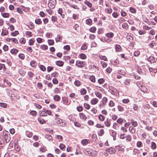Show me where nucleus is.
Returning <instances> with one entry per match:
<instances>
[{
    "label": "nucleus",
    "mask_w": 157,
    "mask_h": 157,
    "mask_svg": "<svg viewBox=\"0 0 157 157\" xmlns=\"http://www.w3.org/2000/svg\"><path fill=\"white\" fill-rule=\"evenodd\" d=\"M40 48L42 50H46L48 49V47L46 45H43L40 46Z\"/></svg>",
    "instance_id": "36"
},
{
    "label": "nucleus",
    "mask_w": 157,
    "mask_h": 157,
    "mask_svg": "<svg viewBox=\"0 0 157 157\" xmlns=\"http://www.w3.org/2000/svg\"><path fill=\"white\" fill-rule=\"evenodd\" d=\"M75 65L77 67L82 68L85 67V62L80 60H77L76 62Z\"/></svg>",
    "instance_id": "1"
},
{
    "label": "nucleus",
    "mask_w": 157,
    "mask_h": 157,
    "mask_svg": "<svg viewBox=\"0 0 157 157\" xmlns=\"http://www.w3.org/2000/svg\"><path fill=\"white\" fill-rule=\"evenodd\" d=\"M110 92L112 94L114 95L117 93V90L114 88H113L112 90H110Z\"/></svg>",
    "instance_id": "43"
},
{
    "label": "nucleus",
    "mask_w": 157,
    "mask_h": 157,
    "mask_svg": "<svg viewBox=\"0 0 157 157\" xmlns=\"http://www.w3.org/2000/svg\"><path fill=\"white\" fill-rule=\"evenodd\" d=\"M2 17L5 18L8 17L9 16V13H3L1 14Z\"/></svg>",
    "instance_id": "30"
},
{
    "label": "nucleus",
    "mask_w": 157,
    "mask_h": 157,
    "mask_svg": "<svg viewBox=\"0 0 157 157\" xmlns=\"http://www.w3.org/2000/svg\"><path fill=\"white\" fill-rule=\"evenodd\" d=\"M148 60L151 63H154L155 62V58L152 56H150L148 59Z\"/></svg>",
    "instance_id": "6"
},
{
    "label": "nucleus",
    "mask_w": 157,
    "mask_h": 157,
    "mask_svg": "<svg viewBox=\"0 0 157 157\" xmlns=\"http://www.w3.org/2000/svg\"><path fill=\"white\" fill-rule=\"evenodd\" d=\"M115 47L116 49V51L117 52H120L121 49V46L118 44H115Z\"/></svg>",
    "instance_id": "13"
},
{
    "label": "nucleus",
    "mask_w": 157,
    "mask_h": 157,
    "mask_svg": "<svg viewBox=\"0 0 157 157\" xmlns=\"http://www.w3.org/2000/svg\"><path fill=\"white\" fill-rule=\"evenodd\" d=\"M10 135H8L6 136H4V138L6 143H9L10 140Z\"/></svg>",
    "instance_id": "19"
},
{
    "label": "nucleus",
    "mask_w": 157,
    "mask_h": 157,
    "mask_svg": "<svg viewBox=\"0 0 157 157\" xmlns=\"http://www.w3.org/2000/svg\"><path fill=\"white\" fill-rule=\"evenodd\" d=\"M4 85L7 86H10L11 84L10 82L7 80H4Z\"/></svg>",
    "instance_id": "14"
},
{
    "label": "nucleus",
    "mask_w": 157,
    "mask_h": 157,
    "mask_svg": "<svg viewBox=\"0 0 157 157\" xmlns=\"http://www.w3.org/2000/svg\"><path fill=\"white\" fill-rule=\"evenodd\" d=\"M89 141L87 139L83 140L81 141L82 144L83 145H87L89 142Z\"/></svg>",
    "instance_id": "20"
},
{
    "label": "nucleus",
    "mask_w": 157,
    "mask_h": 157,
    "mask_svg": "<svg viewBox=\"0 0 157 157\" xmlns=\"http://www.w3.org/2000/svg\"><path fill=\"white\" fill-rule=\"evenodd\" d=\"M100 40L101 41L103 42H107V43H109V42H110L112 41V40L111 39H109L107 38H101L100 39Z\"/></svg>",
    "instance_id": "7"
},
{
    "label": "nucleus",
    "mask_w": 157,
    "mask_h": 157,
    "mask_svg": "<svg viewBox=\"0 0 157 157\" xmlns=\"http://www.w3.org/2000/svg\"><path fill=\"white\" fill-rule=\"evenodd\" d=\"M149 71L150 72H153L154 73H155L157 72V69L155 68H153L152 67H149Z\"/></svg>",
    "instance_id": "21"
},
{
    "label": "nucleus",
    "mask_w": 157,
    "mask_h": 157,
    "mask_svg": "<svg viewBox=\"0 0 157 157\" xmlns=\"http://www.w3.org/2000/svg\"><path fill=\"white\" fill-rule=\"evenodd\" d=\"M56 122L57 124L60 126H63L65 123L63 122V120L59 118H56L55 119Z\"/></svg>",
    "instance_id": "2"
},
{
    "label": "nucleus",
    "mask_w": 157,
    "mask_h": 157,
    "mask_svg": "<svg viewBox=\"0 0 157 157\" xmlns=\"http://www.w3.org/2000/svg\"><path fill=\"white\" fill-rule=\"evenodd\" d=\"M129 130L132 133L135 132V130L134 128L130 127L129 128Z\"/></svg>",
    "instance_id": "46"
},
{
    "label": "nucleus",
    "mask_w": 157,
    "mask_h": 157,
    "mask_svg": "<svg viewBox=\"0 0 157 157\" xmlns=\"http://www.w3.org/2000/svg\"><path fill=\"white\" fill-rule=\"evenodd\" d=\"M74 84L76 86H79L80 85V82L79 81L77 80L75 82Z\"/></svg>",
    "instance_id": "52"
},
{
    "label": "nucleus",
    "mask_w": 157,
    "mask_h": 157,
    "mask_svg": "<svg viewBox=\"0 0 157 157\" xmlns=\"http://www.w3.org/2000/svg\"><path fill=\"white\" fill-rule=\"evenodd\" d=\"M61 39V36L60 35H58L57 37L55 38V40L56 42H58L60 41Z\"/></svg>",
    "instance_id": "51"
},
{
    "label": "nucleus",
    "mask_w": 157,
    "mask_h": 157,
    "mask_svg": "<svg viewBox=\"0 0 157 157\" xmlns=\"http://www.w3.org/2000/svg\"><path fill=\"white\" fill-rule=\"evenodd\" d=\"M18 52V50L15 49H13L10 50V52L12 54H16Z\"/></svg>",
    "instance_id": "31"
},
{
    "label": "nucleus",
    "mask_w": 157,
    "mask_h": 157,
    "mask_svg": "<svg viewBox=\"0 0 157 157\" xmlns=\"http://www.w3.org/2000/svg\"><path fill=\"white\" fill-rule=\"evenodd\" d=\"M101 64L103 68L106 67L107 65V63L103 61H101Z\"/></svg>",
    "instance_id": "40"
},
{
    "label": "nucleus",
    "mask_w": 157,
    "mask_h": 157,
    "mask_svg": "<svg viewBox=\"0 0 157 157\" xmlns=\"http://www.w3.org/2000/svg\"><path fill=\"white\" fill-rule=\"evenodd\" d=\"M57 17L55 16H52L51 18V20L53 22H56L57 20Z\"/></svg>",
    "instance_id": "44"
},
{
    "label": "nucleus",
    "mask_w": 157,
    "mask_h": 157,
    "mask_svg": "<svg viewBox=\"0 0 157 157\" xmlns=\"http://www.w3.org/2000/svg\"><path fill=\"white\" fill-rule=\"evenodd\" d=\"M28 76L30 77H32L34 75L33 73L31 71L29 72L28 74Z\"/></svg>",
    "instance_id": "61"
},
{
    "label": "nucleus",
    "mask_w": 157,
    "mask_h": 157,
    "mask_svg": "<svg viewBox=\"0 0 157 157\" xmlns=\"http://www.w3.org/2000/svg\"><path fill=\"white\" fill-rule=\"evenodd\" d=\"M90 80L92 82H94L95 81V77L94 76H91L90 78Z\"/></svg>",
    "instance_id": "49"
},
{
    "label": "nucleus",
    "mask_w": 157,
    "mask_h": 157,
    "mask_svg": "<svg viewBox=\"0 0 157 157\" xmlns=\"http://www.w3.org/2000/svg\"><path fill=\"white\" fill-rule=\"evenodd\" d=\"M151 148L152 150H155L157 148V145L156 143L154 142H151Z\"/></svg>",
    "instance_id": "8"
},
{
    "label": "nucleus",
    "mask_w": 157,
    "mask_h": 157,
    "mask_svg": "<svg viewBox=\"0 0 157 157\" xmlns=\"http://www.w3.org/2000/svg\"><path fill=\"white\" fill-rule=\"evenodd\" d=\"M112 15L114 18H117L118 16L117 13L115 12L113 13Z\"/></svg>",
    "instance_id": "64"
},
{
    "label": "nucleus",
    "mask_w": 157,
    "mask_h": 157,
    "mask_svg": "<svg viewBox=\"0 0 157 157\" xmlns=\"http://www.w3.org/2000/svg\"><path fill=\"white\" fill-rule=\"evenodd\" d=\"M0 106L2 108H6L7 107V104L4 103H0Z\"/></svg>",
    "instance_id": "39"
},
{
    "label": "nucleus",
    "mask_w": 157,
    "mask_h": 157,
    "mask_svg": "<svg viewBox=\"0 0 157 157\" xmlns=\"http://www.w3.org/2000/svg\"><path fill=\"white\" fill-rule=\"evenodd\" d=\"M118 110L121 112L123 111L124 110V108L122 106L120 105L118 106Z\"/></svg>",
    "instance_id": "62"
},
{
    "label": "nucleus",
    "mask_w": 157,
    "mask_h": 157,
    "mask_svg": "<svg viewBox=\"0 0 157 157\" xmlns=\"http://www.w3.org/2000/svg\"><path fill=\"white\" fill-rule=\"evenodd\" d=\"M39 67L41 70L44 71L46 70V67L43 65L39 66Z\"/></svg>",
    "instance_id": "50"
},
{
    "label": "nucleus",
    "mask_w": 157,
    "mask_h": 157,
    "mask_svg": "<svg viewBox=\"0 0 157 157\" xmlns=\"http://www.w3.org/2000/svg\"><path fill=\"white\" fill-rule=\"evenodd\" d=\"M96 30V29L95 27H92L90 29V31L92 33H94Z\"/></svg>",
    "instance_id": "48"
},
{
    "label": "nucleus",
    "mask_w": 157,
    "mask_h": 157,
    "mask_svg": "<svg viewBox=\"0 0 157 157\" xmlns=\"http://www.w3.org/2000/svg\"><path fill=\"white\" fill-rule=\"evenodd\" d=\"M11 41L12 42H14L16 44H18V42L17 40L15 38H11Z\"/></svg>",
    "instance_id": "55"
},
{
    "label": "nucleus",
    "mask_w": 157,
    "mask_h": 157,
    "mask_svg": "<svg viewBox=\"0 0 157 157\" xmlns=\"http://www.w3.org/2000/svg\"><path fill=\"white\" fill-rule=\"evenodd\" d=\"M45 137L49 141L52 139V136L49 134H46L45 136Z\"/></svg>",
    "instance_id": "32"
},
{
    "label": "nucleus",
    "mask_w": 157,
    "mask_h": 157,
    "mask_svg": "<svg viewBox=\"0 0 157 157\" xmlns=\"http://www.w3.org/2000/svg\"><path fill=\"white\" fill-rule=\"evenodd\" d=\"M64 3H66L67 4H68V5H69L70 7L74 8V9H78V10H79V7H78V6L76 5H69V2H63V4L64 5Z\"/></svg>",
    "instance_id": "9"
},
{
    "label": "nucleus",
    "mask_w": 157,
    "mask_h": 157,
    "mask_svg": "<svg viewBox=\"0 0 157 157\" xmlns=\"http://www.w3.org/2000/svg\"><path fill=\"white\" fill-rule=\"evenodd\" d=\"M122 27L123 28L126 29H127L128 28V25L127 23H124L122 24Z\"/></svg>",
    "instance_id": "33"
},
{
    "label": "nucleus",
    "mask_w": 157,
    "mask_h": 157,
    "mask_svg": "<svg viewBox=\"0 0 157 157\" xmlns=\"http://www.w3.org/2000/svg\"><path fill=\"white\" fill-rule=\"evenodd\" d=\"M80 58L82 59H85L86 58V56L83 53H81L79 55Z\"/></svg>",
    "instance_id": "29"
},
{
    "label": "nucleus",
    "mask_w": 157,
    "mask_h": 157,
    "mask_svg": "<svg viewBox=\"0 0 157 157\" xmlns=\"http://www.w3.org/2000/svg\"><path fill=\"white\" fill-rule=\"evenodd\" d=\"M84 107L87 109H90V105L87 103H85L84 104Z\"/></svg>",
    "instance_id": "45"
},
{
    "label": "nucleus",
    "mask_w": 157,
    "mask_h": 157,
    "mask_svg": "<svg viewBox=\"0 0 157 157\" xmlns=\"http://www.w3.org/2000/svg\"><path fill=\"white\" fill-rule=\"evenodd\" d=\"M99 119L101 121H103L105 120V117L101 114H100L98 117Z\"/></svg>",
    "instance_id": "24"
},
{
    "label": "nucleus",
    "mask_w": 157,
    "mask_h": 157,
    "mask_svg": "<svg viewBox=\"0 0 157 157\" xmlns=\"http://www.w3.org/2000/svg\"><path fill=\"white\" fill-rule=\"evenodd\" d=\"M106 151L109 152L110 154H112L115 153L116 152V150L114 148L110 147Z\"/></svg>",
    "instance_id": "4"
},
{
    "label": "nucleus",
    "mask_w": 157,
    "mask_h": 157,
    "mask_svg": "<svg viewBox=\"0 0 157 157\" xmlns=\"http://www.w3.org/2000/svg\"><path fill=\"white\" fill-rule=\"evenodd\" d=\"M53 99L55 101H58L60 100V97L59 96L57 95H56L54 96Z\"/></svg>",
    "instance_id": "18"
},
{
    "label": "nucleus",
    "mask_w": 157,
    "mask_h": 157,
    "mask_svg": "<svg viewBox=\"0 0 157 157\" xmlns=\"http://www.w3.org/2000/svg\"><path fill=\"white\" fill-rule=\"evenodd\" d=\"M32 32L30 31H26L25 33V34L29 37H31L32 36Z\"/></svg>",
    "instance_id": "60"
},
{
    "label": "nucleus",
    "mask_w": 157,
    "mask_h": 157,
    "mask_svg": "<svg viewBox=\"0 0 157 157\" xmlns=\"http://www.w3.org/2000/svg\"><path fill=\"white\" fill-rule=\"evenodd\" d=\"M156 44V43L154 41H152L151 43L149 44V46L151 48H153L154 46Z\"/></svg>",
    "instance_id": "28"
},
{
    "label": "nucleus",
    "mask_w": 157,
    "mask_h": 157,
    "mask_svg": "<svg viewBox=\"0 0 157 157\" xmlns=\"http://www.w3.org/2000/svg\"><path fill=\"white\" fill-rule=\"evenodd\" d=\"M95 94L96 96L98 97L99 99L101 98V94L99 92H95Z\"/></svg>",
    "instance_id": "27"
},
{
    "label": "nucleus",
    "mask_w": 157,
    "mask_h": 157,
    "mask_svg": "<svg viewBox=\"0 0 157 157\" xmlns=\"http://www.w3.org/2000/svg\"><path fill=\"white\" fill-rule=\"evenodd\" d=\"M34 41L33 40V39H31L29 40V42H28V44L30 46H32L34 44Z\"/></svg>",
    "instance_id": "42"
},
{
    "label": "nucleus",
    "mask_w": 157,
    "mask_h": 157,
    "mask_svg": "<svg viewBox=\"0 0 157 157\" xmlns=\"http://www.w3.org/2000/svg\"><path fill=\"white\" fill-rule=\"evenodd\" d=\"M56 64L59 67H62L64 64V62L62 61L58 60L56 62Z\"/></svg>",
    "instance_id": "10"
},
{
    "label": "nucleus",
    "mask_w": 157,
    "mask_h": 157,
    "mask_svg": "<svg viewBox=\"0 0 157 157\" xmlns=\"http://www.w3.org/2000/svg\"><path fill=\"white\" fill-rule=\"evenodd\" d=\"M62 100L64 102V104H67L68 103V98L66 97H62Z\"/></svg>",
    "instance_id": "23"
},
{
    "label": "nucleus",
    "mask_w": 157,
    "mask_h": 157,
    "mask_svg": "<svg viewBox=\"0 0 157 157\" xmlns=\"http://www.w3.org/2000/svg\"><path fill=\"white\" fill-rule=\"evenodd\" d=\"M38 120L40 123L41 124H43L46 122V121L44 120L41 119V118H38Z\"/></svg>",
    "instance_id": "54"
},
{
    "label": "nucleus",
    "mask_w": 157,
    "mask_h": 157,
    "mask_svg": "<svg viewBox=\"0 0 157 157\" xmlns=\"http://www.w3.org/2000/svg\"><path fill=\"white\" fill-rule=\"evenodd\" d=\"M107 101V98L106 97H104L102 100V103L101 104V105H100V106L102 105V106H103L104 105H105L106 104Z\"/></svg>",
    "instance_id": "22"
},
{
    "label": "nucleus",
    "mask_w": 157,
    "mask_h": 157,
    "mask_svg": "<svg viewBox=\"0 0 157 157\" xmlns=\"http://www.w3.org/2000/svg\"><path fill=\"white\" fill-rule=\"evenodd\" d=\"M131 121L132 126L134 127H136L137 125V122H135L133 120H131Z\"/></svg>",
    "instance_id": "47"
},
{
    "label": "nucleus",
    "mask_w": 157,
    "mask_h": 157,
    "mask_svg": "<svg viewBox=\"0 0 157 157\" xmlns=\"http://www.w3.org/2000/svg\"><path fill=\"white\" fill-rule=\"evenodd\" d=\"M140 86V87H139V88L141 91L142 92L144 93H145L147 91V89L145 87L143 86Z\"/></svg>",
    "instance_id": "15"
},
{
    "label": "nucleus",
    "mask_w": 157,
    "mask_h": 157,
    "mask_svg": "<svg viewBox=\"0 0 157 157\" xmlns=\"http://www.w3.org/2000/svg\"><path fill=\"white\" fill-rule=\"evenodd\" d=\"M27 26L30 29H33L34 28V26L32 23H31L29 24V25H27Z\"/></svg>",
    "instance_id": "37"
},
{
    "label": "nucleus",
    "mask_w": 157,
    "mask_h": 157,
    "mask_svg": "<svg viewBox=\"0 0 157 157\" xmlns=\"http://www.w3.org/2000/svg\"><path fill=\"white\" fill-rule=\"evenodd\" d=\"M35 22L37 25H40L42 23V21L40 18H37L35 19Z\"/></svg>",
    "instance_id": "25"
},
{
    "label": "nucleus",
    "mask_w": 157,
    "mask_h": 157,
    "mask_svg": "<svg viewBox=\"0 0 157 157\" xmlns=\"http://www.w3.org/2000/svg\"><path fill=\"white\" fill-rule=\"evenodd\" d=\"M59 147L61 150H63L65 147V146L63 144H60L59 145Z\"/></svg>",
    "instance_id": "57"
},
{
    "label": "nucleus",
    "mask_w": 157,
    "mask_h": 157,
    "mask_svg": "<svg viewBox=\"0 0 157 157\" xmlns=\"http://www.w3.org/2000/svg\"><path fill=\"white\" fill-rule=\"evenodd\" d=\"M98 101V99L97 98H94L91 99V102L92 105H95L97 103Z\"/></svg>",
    "instance_id": "12"
},
{
    "label": "nucleus",
    "mask_w": 157,
    "mask_h": 157,
    "mask_svg": "<svg viewBox=\"0 0 157 157\" xmlns=\"http://www.w3.org/2000/svg\"><path fill=\"white\" fill-rule=\"evenodd\" d=\"M48 44L50 45H52L54 43V41L53 40H48Z\"/></svg>",
    "instance_id": "35"
},
{
    "label": "nucleus",
    "mask_w": 157,
    "mask_h": 157,
    "mask_svg": "<svg viewBox=\"0 0 157 157\" xmlns=\"http://www.w3.org/2000/svg\"><path fill=\"white\" fill-rule=\"evenodd\" d=\"M138 33L140 35H143L145 34L146 32L144 30H140L139 31Z\"/></svg>",
    "instance_id": "56"
},
{
    "label": "nucleus",
    "mask_w": 157,
    "mask_h": 157,
    "mask_svg": "<svg viewBox=\"0 0 157 157\" xmlns=\"http://www.w3.org/2000/svg\"><path fill=\"white\" fill-rule=\"evenodd\" d=\"M79 116L80 118L83 120H86L87 119L86 116L83 113H80Z\"/></svg>",
    "instance_id": "11"
},
{
    "label": "nucleus",
    "mask_w": 157,
    "mask_h": 157,
    "mask_svg": "<svg viewBox=\"0 0 157 157\" xmlns=\"http://www.w3.org/2000/svg\"><path fill=\"white\" fill-rule=\"evenodd\" d=\"M19 34V32L17 31H15L14 32L11 33L12 35L13 36H15Z\"/></svg>",
    "instance_id": "53"
},
{
    "label": "nucleus",
    "mask_w": 157,
    "mask_h": 157,
    "mask_svg": "<svg viewBox=\"0 0 157 157\" xmlns=\"http://www.w3.org/2000/svg\"><path fill=\"white\" fill-rule=\"evenodd\" d=\"M86 93V90L85 89H82L80 91V93L81 95H84Z\"/></svg>",
    "instance_id": "34"
},
{
    "label": "nucleus",
    "mask_w": 157,
    "mask_h": 157,
    "mask_svg": "<svg viewBox=\"0 0 157 157\" xmlns=\"http://www.w3.org/2000/svg\"><path fill=\"white\" fill-rule=\"evenodd\" d=\"M92 20L90 19H88L86 20V23L88 25H91L92 24Z\"/></svg>",
    "instance_id": "26"
},
{
    "label": "nucleus",
    "mask_w": 157,
    "mask_h": 157,
    "mask_svg": "<svg viewBox=\"0 0 157 157\" xmlns=\"http://www.w3.org/2000/svg\"><path fill=\"white\" fill-rule=\"evenodd\" d=\"M3 68V71H5L6 69L5 65L4 64L0 63V70H2Z\"/></svg>",
    "instance_id": "41"
},
{
    "label": "nucleus",
    "mask_w": 157,
    "mask_h": 157,
    "mask_svg": "<svg viewBox=\"0 0 157 157\" xmlns=\"http://www.w3.org/2000/svg\"><path fill=\"white\" fill-rule=\"evenodd\" d=\"M104 133V130L103 129H101L100 130L98 134L100 136H101Z\"/></svg>",
    "instance_id": "63"
},
{
    "label": "nucleus",
    "mask_w": 157,
    "mask_h": 157,
    "mask_svg": "<svg viewBox=\"0 0 157 157\" xmlns=\"http://www.w3.org/2000/svg\"><path fill=\"white\" fill-rule=\"evenodd\" d=\"M111 121V119H109V120L108 118H107L106 121H105L104 123L106 126L107 127H109L110 126V121Z\"/></svg>",
    "instance_id": "16"
},
{
    "label": "nucleus",
    "mask_w": 157,
    "mask_h": 157,
    "mask_svg": "<svg viewBox=\"0 0 157 157\" xmlns=\"http://www.w3.org/2000/svg\"><path fill=\"white\" fill-rule=\"evenodd\" d=\"M30 65L33 67L36 66V62L34 61H32L30 63Z\"/></svg>",
    "instance_id": "38"
},
{
    "label": "nucleus",
    "mask_w": 157,
    "mask_h": 157,
    "mask_svg": "<svg viewBox=\"0 0 157 157\" xmlns=\"http://www.w3.org/2000/svg\"><path fill=\"white\" fill-rule=\"evenodd\" d=\"M46 110L43 109L42 111L39 112V113L40 116H47Z\"/></svg>",
    "instance_id": "3"
},
{
    "label": "nucleus",
    "mask_w": 157,
    "mask_h": 157,
    "mask_svg": "<svg viewBox=\"0 0 157 157\" xmlns=\"http://www.w3.org/2000/svg\"><path fill=\"white\" fill-rule=\"evenodd\" d=\"M3 134L4 136H6L8 135H10L9 132L6 131H4L3 132Z\"/></svg>",
    "instance_id": "59"
},
{
    "label": "nucleus",
    "mask_w": 157,
    "mask_h": 157,
    "mask_svg": "<svg viewBox=\"0 0 157 157\" xmlns=\"http://www.w3.org/2000/svg\"><path fill=\"white\" fill-rule=\"evenodd\" d=\"M105 36L109 38H112L114 36V34L112 32L107 33L105 34Z\"/></svg>",
    "instance_id": "5"
},
{
    "label": "nucleus",
    "mask_w": 157,
    "mask_h": 157,
    "mask_svg": "<svg viewBox=\"0 0 157 157\" xmlns=\"http://www.w3.org/2000/svg\"><path fill=\"white\" fill-rule=\"evenodd\" d=\"M98 82L100 84H102L104 82V80L103 78H100L98 80Z\"/></svg>",
    "instance_id": "58"
},
{
    "label": "nucleus",
    "mask_w": 157,
    "mask_h": 157,
    "mask_svg": "<svg viewBox=\"0 0 157 157\" xmlns=\"http://www.w3.org/2000/svg\"><path fill=\"white\" fill-rule=\"evenodd\" d=\"M84 3L89 8H91L92 7V4L87 0H85V1Z\"/></svg>",
    "instance_id": "17"
}]
</instances>
